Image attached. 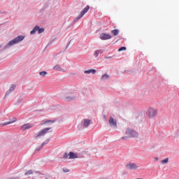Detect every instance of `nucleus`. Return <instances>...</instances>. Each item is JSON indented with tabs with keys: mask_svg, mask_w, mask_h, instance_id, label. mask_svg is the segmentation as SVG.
Wrapping results in <instances>:
<instances>
[{
	"mask_svg": "<svg viewBox=\"0 0 179 179\" xmlns=\"http://www.w3.org/2000/svg\"><path fill=\"white\" fill-rule=\"evenodd\" d=\"M36 174H41L40 171H36Z\"/></svg>",
	"mask_w": 179,
	"mask_h": 179,
	"instance_id": "nucleus-30",
	"label": "nucleus"
},
{
	"mask_svg": "<svg viewBox=\"0 0 179 179\" xmlns=\"http://www.w3.org/2000/svg\"><path fill=\"white\" fill-rule=\"evenodd\" d=\"M91 120L89 119H85L83 122V126L87 128V127H89L90 125Z\"/></svg>",
	"mask_w": 179,
	"mask_h": 179,
	"instance_id": "nucleus-13",
	"label": "nucleus"
},
{
	"mask_svg": "<svg viewBox=\"0 0 179 179\" xmlns=\"http://www.w3.org/2000/svg\"><path fill=\"white\" fill-rule=\"evenodd\" d=\"M126 167L128 170H136V169H138V165L135 163H129Z\"/></svg>",
	"mask_w": 179,
	"mask_h": 179,
	"instance_id": "nucleus-8",
	"label": "nucleus"
},
{
	"mask_svg": "<svg viewBox=\"0 0 179 179\" xmlns=\"http://www.w3.org/2000/svg\"><path fill=\"white\" fill-rule=\"evenodd\" d=\"M33 174V171L31 170H29L25 173V176H30Z\"/></svg>",
	"mask_w": 179,
	"mask_h": 179,
	"instance_id": "nucleus-22",
	"label": "nucleus"
},
{
	"mask_svg": "<svg viewBox=\"0 0 179 179\" xmlns=\"http://www.w3.org/2000/svg\"><path fill=\"white\" fill-rule=\"evenodd\" d=\"M53 69H55V71H62V69L61 68V66H59V65H56L53 67Z\"/></svg>",
	"mask_w": 179,
	"mask_h": 179,
	"instance_id": "nucleus-17",
	"label": "nucleus"
},
{
	"mask_svg": "<svg viewBox=\"0 0 179 179\" xmlns=\"http://www.w3.org/2000/svg\"><path fill=\"white\" fill-rule=\"evenodd\" d=\"M109 78H110V76H108V74H104L103 76H102L101 80H107V79H108Z\"/></svg>",
	"mask_w": 179,
	"mask_h": 179,
	"instance_id": "nucleus-16",
	"label": "nucleus"
},
{
	"mask_svg": "<svg viewBox=\"0 0 179 179\" xmlns=\"http://www.w3.org/2000/svg\"><path fill=\"white\" fill-rule=\"evenodd\" d=\"M50 129H51V127L43 129V130H41L38 133V135L36 136V137L38 138V136H44V135H45V134H47L48 131H50Z\"/></svg>",
	"mask_w": 179,
	"mask_h": 179,
	"instance_id": "nucleus-7",
	"label": "nucleus"
},
{
	"mask_svg": "<svg viewBox=\"0 0 179 179\" xmlns=\"http://www.w3.org/2000/svg\"><path fill=\"white\" fill-rule=\"evenodd\" d=\"M0 48H1V45H0Z\"/></svg>",
	"mask_w": 179,
	"mask_h": 179,
	"instance_id": "nucleus-31",
	"label": "nucleus"
},
{
	"mask_svg": "<svg viewBox=\"0 0 179 179\" xmlns=\"http://www.w3.org/2000/svg\"><path fill=\"white\" fill-rule=\"evenodd\" d=\"M85 73H96V70L95 69H90V70H86L84 71Z\"/></svg>",
	"mask_w": 179,
	"mask_h": 179,
	"instance_id": "nucleus-14",
	"label": "nucleus"
},
{
	"mask_svg": "<svg viewBox=\"0 0 179 179\" xmlns=\"http://www.w3.org/2000/svg\"><path fill=\"white\" fill-rule=\"evenodd\" d=\"M108 122L110 127H113V128H117V120H115L114 117H110Z\"/></svg>",
	"mask_w": 179,
	"mask_h": 179,
	"instance_id": "nucleus-9",
	"label": "nucleus"
},
{
	"mask_svg": "<svg viewBox=\"0 0 179 179\" xmlns=\"http://www.w3.org/2000/svg\"><path fill=\"white\" fill-rule=\"evenodd\" d=\"M48 122H51L52 124H53V122H55V120H48V121L42 123V125L44 124H47Z\"/></svg>",
	"mask_w": 179,
	"mask_h": 179,
	"instance_id": "nucleus-24",
	"label": "nucleus"
},
{
	"mask_svg": "<svg viewBox=\"0 0 179 179\" xmlns=\"http://www.w3.org/2000/svg\"><path fill=\"white\" fill-rule=\"evenodd\" d=\"M64 100H66V101H72V100H74L75 96L71 95L69 93L64 94L63 96Z\"/></svg>",
	"mask_w": 179,
	"mask_h": 179,
	"instance_id": "nucleus-6",
	"label": "nucleus"
},
{
	"mask_svg": "<svg viewBox=\"0 0 179 179\" xmlns=\"http://www.w3.org/2000/svg\"><path fill=\"white\" fill-rule=\"evenodd\" d=\"M111 33L113 34V36H118L119 31L118 29H113L111 31Z\"/></svg>",
	"mask_w": 179,
	"mask_h": 179,
	"instance_id": "nucleus-18",
	"label": "nucleus"
},
{
	"mask_svg": "<svg viewBox=\"0 0 179 179\" xmlns=\"http://www.w3.org/2000/svg\"><path fill=\"white\" fill-rule=\"evenodd\" d=\"M100 38L101 40H110V38H111V35L103 33L100 35Z\"/></svg>",
	"mask_w": 179,
	"mask_h": 179,
	"instance_id": "nucleus-10",
	"label": "nucleus"
},
{
	"mask_svg": "<svg viewBox=\"0 0 179 179\" xmlns=\"http://www.w3.org/2000/svg\"><path fill=\"white\" fill-rule=\"evenodd\" d=\"M146 114L148 118H153L157 115V110L154 108H149Z\"/></svg>",
	"mask_w": 179,
	"mask_h": 179,
	"instance_id": "nucleus-2",
	"label": "nucleus"
},
{
	"mask_svg": "<svg viewBox=\"0 0 179 179\" xmlns=\"http://www.w3.org/2000/svg\"><path fill=\"white\" fill-rule=\"evenodd\" d=\"M89 9H90V6H86V7L81 11L80 14L77 17V19H81L83 17L87 12H89Z\"/></svg>",
	"mask_w": 179,
	"mask_h": 179,
	"instance_id": "nucleus-3",
	"label": "nucleus"
},
{
	"mask_svg": "<svg viewBox=\"0 0 179 179\" xmlns=\"http://www.w3.org/2000/svg\"><path fill=\"white\" fill-rule=\"evenodd\" d=\"M161 163L162 164H166L169 163V158H166L165 159L162 160Z\"/></svg>",
	"mask_w": 179,
	"mask_h": 179,
	"instance_id": "nucleus-20",
	"label": "nucleus"
},
{
	"mask_svg": "<svg viewBox=\"0 0 179 179\" xmlns=\"http://www.w3.org/2000/svg\"><path fill=\"white\" fill-rule=\"evenodd\" d=\"M63 171H64V173H69V170L68 169H63Z\"/></svg>",
	"mask_w": 179,
	"mask_h": 179,
	"instance_id": "nucleus-28",
	"label": "nucleus"
},
{
	"mask_svg": "<svg viewBox=\"0 0 179 179\" xmlns=\"http://www.w3.org/2000/svg\"><path fill=\"white\" fill-rule=\"evenodd\" d=\"M36 31H38V34H41V33H44V28H40V27L36 26L31 31V34H34Z\"/></svg>",
	"mask_w": 179,
	"mask_h": 179,
	"instance_id": "nucleus-5",
	"label": "nucleus"
},
{
	"mask_svg": "<svg viewBox=\"0 0 179 179\" xmlns=\"http://www.w3.org/2000/svg\"><path fill=\"white\" fill-rule=\"evenodd\" d=\"M23 40H24V36H22V35L18 36L15 38L10 41L7 44V47H10V45H15V44H17V43H20V41H23Z\"/></svg>",
	"mask_w": 179,
	"mask_h": 179,
	"instance_id": "nucleus-1",
	"label": "nucleus"
},
{
	"mask_svg": "<svg viewBox=\"0 0 179 179\" xmlns=\"http://www.w3.org/2000/svg\"><path fill=\"white\" fill-rule=\"evenodd\" d=\"M34 125L31 124H25L22 126L21 129L22 131H26V129H30V128H33Z\"/></svg>",
	"mask_w": 179,
	"mask_h": 179,
	"instance_id": "nucleus-11",
	"label": "nucleus"
},
{
	"mask_svg": "<svg viewBox=\"0 0 179 179\" xmlns=\"http://www.w3.org/2000/svg\"><path fill=\"white\" fill-rule=\"evenodd\" d=\"M157 160H159V158L155 157V162H157Z\"/></svg>",
	"mask_w": 179,
	"mask_h": 179,
	"instance_id": "nucleus-29",
	"label": "nucleus"
},
{
	"mask_svg": "<svg viewBox=\"0 0 179 179\" xmlns=\"http://www.w3.org/2000/svg\"><path fill=\"white\" fill-rule=\"evenodd\" d=\"M39 74L41 75V76H43V78H44L45 75H47V71H41Z\"/></svg>",
	"mask_w": 179,
	"mask_h": 179,
	"instance_id": "nucleus-21",
	"label": "nucleus"
},
{
	"mask_svg": "<svg viewBox=\"0 0 179 179\" xmlns=\"http://www.w3.org/2000/svg\"><path fill=\"white\" fill-rule=\"evenodd\" d=\"M13 122H15V121L8 122H5V123L3 124V125H9V124H13Z\"/></svg>",
	"mask_w": 179,
	"mask_h": 179,
	"instance_id": "nucleus-26",
	"label": "nucleus"
},
{
	"mask_svg": "<svg viewBox=\"0 0 179 179\" xmlns=\"http://www.w3.org/2000/svg\"><path fill=\"white\" fill-rule=\"evenodd\" d=\"M128 138H129V137H128V136H123V137H122V139L123 141H127V139H128Z\"/></svg>",
	"mask_w": 179,
	"mask_h": 179,
	"instance_id": "nucleus-27",
	"label": "nucleus"
},
{
	"mask_svg": "<svg viewBox=\"0 0 179 179\" xmlns=\"http://www.w3.org/2000/svg\"><path fill=\"white\" fill-rule=\"evenodd\" d=\"M63 159H69V154L65 153L64 155Z\"/></svg>",
	"mask_w": 179,
	"mask_h": 179,
	"instance_id": "nucleus-25",
	"label": "nucleus"
},
{
	"mask_svg": "<svg viewBox=\"0 0 179 179\" xmlns=\"http://www.w3.org/2000/svg\"><path fill=\"white\" fill-rule=\"evenodd\" d=\"M126 50H127V48L123 46V47L120 48L118 51L119 52L125 51Z\"/></svg>",
	"mask_w": 179,
	"mask_h": 179,
	"instance_id": "nucleus-23",
	"label": "nucleus"
},
{
	"mask_svg": "<svg viewBox=\"0 0 179 179\" xmlns=\"http://www.w3.org/2000/svg\"><path fill=\"white\" fill-rule=\"evenodd\" d=\"M15 90V86L10 87V90L6 92V96H8V94H10L11 92H13Z\"/></svg>",
	"mask_w": 179,
	"mask_h": 179,
	"instance_id": "nucleus-15",
	"label": "nucleus"
},
{
	"mask_svg": "<svg viewBox=\"0 0 179 179\" xmlns=\"http://www.w3.org/2000/svg\"><path fill=\"white\" fill-rule=\"evenodd\" d=\"M102 52H101V50H96L94 52V57H99V54H101Z\"/></svg>",
	"mask_w": 179,
	"mask_h": 179,
	"instance_id": "nucleus-19",
	"label": "nucleus"
},
{
	"mask_svg": "<svg viewBox=\"0 0 179 179\" xmlns=\"http://www.w3.org/2000/svg\"><path fill=\"white\" fill-rule=\"evenodd\" d=\"M126 134L127 135V136L129 138H135V136H136V135H138V134H136V132L134 131L131 129H127Z\"/></svg>",
	"mask_w": 179,
	"mask_h": 179,
	"instance_id": "nucleus-4",
	"label": "nucleus"
},
{
	"mask_svg": "<svg viewBox=\"0 0 179 179\" xmlns=\"http://www.w3.org/2000/svg\"><path fill=\"white\" fill-rule=\"evenodd\" d=\"M69 159H78V154L73 152H70Z\"/></svg>",
	"mask_w": 179,
	"mask_h": 179,
	"instance_id": "nucleus-12",
	"label": "nucleus"
}]
</instances>
